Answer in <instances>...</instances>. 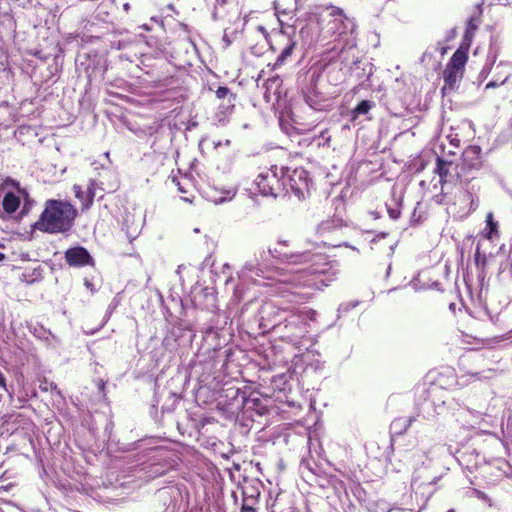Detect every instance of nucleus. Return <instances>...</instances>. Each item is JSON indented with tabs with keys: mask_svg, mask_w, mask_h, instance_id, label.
I'll return each instance as SVG.
<instances>
[{
	"mask_svg": "<svg viewBox=\"0 0 512 512\" xmlns=\"http://www.w3.org/2000/svg\"><path fill=\"white\" fill-rule=\"evenodd\" d=\"M309 21H316L319 28V39L327 43H335L332 50L342 51L347 44L348 35L355 30L353 19L349 18L344 11L336 6H316L315 10L309 13Z\"/></svg>",
	"mask_w": 512,
	"mask_h": 512,
	"instance_id": "1",
	"label": "nucleus"
},
{
	"mask_svg": "<svg viewBox=\"0 0 512 512\" xmlns=\"http://www.w3.org/2000/svg\"><path fill=\"white\" fill-rule=\"evenodd\" d=\"M323 286L321 273L316 270H299L277 280L274 292L287 303L301 305L310 302Z\"/></svg>",
	"mask_w": 512,
	"mask_h": 512,
	"instance_id": "2",
	"label": "nucleus"
},
{
	"mask_svg": "<svg viewBox=\"0 0 512 512\" xmlns=\"http://www.w3.org/2000/svg\"><path fill=\"white\" fill-rule=\"evenodd\" d=\"M77 209L69 201L48 199L39 218L31 225L32 230L47 234L69 232L77 218Z\"/></svg>",
	"mask_w": 512,
	"mask_h": 512,
	"instance_id": "3",
	"label": "nucleus"
},
{
	"mask_svg": "<svg viewBox=\"0 0 512 512\" xmlns=\"http://www.w3.org/2000/svg\"><path fill=\"white\" fill-rule=\"evenodd\" d=\"M284 177V167L278 169L277 165H272L256 177L254 185L261 195L278 197L286 190Z\"/></svg>",
	"mask_w": 512,
	"mask_h": 512,
	"instance_id": "4",
	"label": "nucleus"
},
{
	"mask_svg": "<svg viewBox=\"0 0 512 512\" xmlns=\"http://www.w3.org/2000/svg\"><path fill=\"white\" fill-rule=\"evenodd\" d=\"M481 148L476 145L468 146L462 153L461 162L454 167L455 180L460 183H470L482 167Z\"/></svg>",
	"mask_w": 512,
	"mask_h": 512,
	"instance_id": "5",
	"label": "nucleus"
},
{
	"mask_svg": "<svg viewBox=\"0 0 512 512\" xmlns=\"http://www.w3.org/2000/svg\"><path fill=\"white\" fill-rule=\"evenodd\" d=\"M291 239L279 238L273 247L269 248V254L276 260L290 265H301L312 262L315 254L310 251H294Z\"/></svg>",
	"mask_w": 512,
	"mask_h": 512,
	"instance_id": "6",
	"label": "nucleus"
},
{
	"mask_svg": "<svg viewBox=\"0 0 512 512\" xmlns=\"http://www.w3.org/2000/svg\"><path fill=\"white\" fill-rule=\"evenodd\" d=\"M284 171V180L286 182L285 192L290 190L299 199L305 198V195L310 193L313 184L309 172L302 167L295 168L291 173H289V168L284 167Z\"/></svg>",
	"mask_w": 512,
	"mask_h": 512,
	"instance_id": "7",
	"label": "nucleus"
},
{
	"mask_svg": "<svg viewBox=\"0 0 512 512\" xmlns=\"http://www.w3.org/2000/svg\"><path fill=\"white\" fill-rule=\"evenodd\" d=\"M467 60V50H463L462 47L458 48L453 53L443 72L445 86L442 90H445L446 88L453 90L455 88L457 80L463 76Z\"/></svg>",
	"mask_w": 512,
	"mask_h": 512,
	"instance_id": "8",
	"label": "nucleus"
},
{
	"mask_svg": "<svg viewBox=\"0 0 512 512\" xmlns=\"http://www.w3.org/2000/svg\"><path fill=\"white\" fill-rule=\"evenodd\" d=\"M65 262L71 267L94 266V259L82 246L69 248L64 253Z\"/></svg>",
	"mask_w": 512,
	"mask_h": 512,
	"instance_id": "9",
	"label": "nucleus"
},
{
	"mask_svg": "<svg viewBox=\"0 0 512 512\" xmlns=\"http://www.w3.org/2000/svg\"><path fill=\"white\" fill-rule=\"evenodd\" d=\"M431 385H435L444 390L452 389L457 383V376L455 370L446 368L442 371H430L426 375Z\"/></svg>",
	"mask_w": 512,
	"mask_h": 512,
	"instance_id": "10",
	"label": "nucleus"
},
{
	"mask_svg": "<svg viewBox=\"0 0 512 512\" xmlns=\"http://www.w3.org/2000/svg\"><path fill=\"white\" fill-rule=\"evenodd\" d=\"M298 0H275L274 9L278 21L281 26L284 24V19H293L297 11Z\"/></svg>",
	"mask_w": 512,
	"mask_h": 512,
	"instance_id": "11",
	"label": "nucleus"
},
{
	"mask_svg": "<svg viewBox=\"0 0 512 512\" xmlns=\"http://www.w3.org/2000/svg\"><path fill=\"white\" fill-rule=\"evenodd\" d=\"M455 163L452 161H447L440 156L436 158V168L435 173H437L440 177V183L443 185L446 182H450L455 179L454 167Z\"/></svg>",
	"mask_w": 512,
	"mask_h": 512,
	"instance_id": "12",
	"label": "nucleus"
},
{
	"mask_svg": "<svg viewBox=\"0 0 512 512\" xmlns=\"http://www.w3.org/2000/svg\"><path fill=\"white\" fill-rule=\"evenodd\" d=\"M458 200L464 215L472 214L478 207L477 197L467 189L460 191Z\"/></svg>",
	"mask_w": 512,
	"mask_h": 512,
	"instance_id": "13",
	"label": "nucleus"
},
{
	"mask_svg": "<svg viewBox=\"0 0 512 512\" xmlns=\"http://www.w3.org/2000/svg\"><path fill=\"white\" fill-rule=\"evenodd\" d=\"M474 263L477 269V278L480 282H483L487 276L488 257L480 251L479 245L474 253Z\"/></svg>",
	"mask_w": 512,
	"mask_h": 512,
	"instance_id": "14",
	"label": "nucleus"
},
{
	"mask_svg": "<svg viewBox=\"0 0 512 512\" xmlns=\"http://www.w3.org/2000/svg\"><path fill=\"white\" fill-rule=\"evenodd\" d=\"M481 235L487 240H493L500 237L499 225L498 222L494 219L492 212H489L486 215V227L481 232Z\"/></svg>",
	"mask_w": 512,
	"mask_h": 512,
	"instance_id": "15",
	"label": "nucleus"
},
{
	"mask_svg": "<svg viewBox=\"0 0 512 512\" xmlns=\"http://www.w3.org/2000/svg\"><path fill=\"white\" fill-rule=\"evenodd\" d=\"M21 198L23 197L20 194L16 195L13 192H7L2 200L4 212L8 215L15 213L21 205Z\"/></svg>",
	"mask_w": 512,
	"mask_h": 512,
	"instance_id": "16",
	"label": "nucleus"
},
{
	"mask_svg": "<svg viewBox=\"0 0 512 512\" xmlns=\"http://www.w3.org/2000/svg\"><path fill=\"white\" fill-rule=\"evenodd\" d=\"M278 38H279V40H278L279 42L286 41V44H285L284 48L282 49L281 53L279 54V56L277 57L276 63H275V65L280 66L286 61V59L288 57L291 56L296 43L292 39L286 37V35L283 33L279 34Z\"/></svg>",
	"mask_w": 512,
	"mask_h": 512,
	"instance_id": "17",
	"label": "nucleus"
},
{
	"mask_svg": "<svg viewBox=\"0 0 512 512\" xmlns=\"http://www.w3.org/2000/svg\"><path fill=\"white\" fill-rule=\"evenodd\" d=\"M5 187L14 188L17 191V193L23 197V199L29 198V192L27 191V189L22 187L19 181L13 179L10 176H7L6 178L3 179L2 183L0 184V191Z\"/></svg>",
	"mask_w": 512,
	"mask_h": 512,
	"instance_id": "18",
	"label": "nucleus"
},
{
	"mask_svg": "<svg viewBox=\"0 0 512 512\" xmlns=\"http://www.w3.org/2000/svg\"><path fill=\"white\" fill-rule=\"evenodd\" d=\"M98 188V184L96 180L90 179L87 189L85 191V201H83V211L88 210L94 201L96 195V189Z\"/></svg>",
	"mask_w": 512,
	"mask_h": 512,
	"instance_id": "19",
	"label": "nucleus"
},
{
	"mask_svg": "<svg viewBox=\"0 0 512 512\" xmlns=\"http://www.w3.org/2000/svg\"><path fill=\"white\" fill-rule=\"evenodd\" d=\"M414 421L415 417L398 418L392 422V427L399 428V430L396 431L397 434H403L410 428Z\"/></svg>",
	"mask_w": 512,
	"mask_h": 512,
	"instance_id": "20",
	"label": "nucleus"
},
{
	"mask_svg": "<svg viewBox=\"0 0 512 512\" xmlns=\"http://www.w3.org/2000/svg\"><path fill=\"white\" fill-rule=\"evenodd\" d=\"M373 106L369 100L360 101L357 106L352 110V118L356 119L359 115L367 114Z\"/></svg>",
	"mask_w": 512,
	"mask_h": 512,
	"instance_id": "21",
	"label": "nucleus"
},
{
	"mask_svg": "<svg viewBox=\"0 0 512 512\" xmlns=\"http://www.w3.org/2000/svg\"><path fill=\"white\" fill-rule=\"evenodd\" d=\"M480 23V15L478 16H471L467 21V28L465 31V38H471L475 31L478 28V25Z\"/></svg>",
	"mask_w": 512,
	"mask_h": 512,
	"instance_id": "22",
	"label": "nucleus"
},
{
	"mask_svg": "<svg viewBox=\"0 0 512 512\" xmlns=\"http://www.w3.org/2000/svg\"><path fill=\"white\" fill-rule=\"evenodd\" d=\"M216 96L218 99H225L228 97V104L231 107H234V101L236 99V96L231 93L230 89L228 87L220 86L216 90Z\"/></svg>",
	"mask_w": 512,
	"mask_h": 512,
	"instance_id": "23",
	"label": "nucleus"
},
{
	"mask_svg": "<svg viewBox=\"0 0 512 512\" xmlns=\"http://www.w3.org/2000/svg\"><path fill=\"white\" fill-rule=\"evenodd\" d=\"M290 312H291V315H290V319L291 320L285 319V327L286 328L290 324L294 325L295 327H297L299 324L303 323L302 312L301 311H299V310H291Z\"/></svg>",
	"mask_w": 512,
	"mask_h": 512,
	"instance_id": "24",
	"label": "nucleus"
},
{
	"mask_svg": "<svg viewBox=\"0 0 512 512\" xmlns=\"http://www.w3.org/2000/svg\"><path fill=\"white\" fill-rule=\"evenodd\" d=\"M73 192L75 194V197L80 201L81 210L83 211V201H85V191H83V189L80 185L74 184Z\"/></svg>",
	"mask_w": 512,
	"mask_h": 512,
	"instance_id": "25",
	"label": "nucleus"
},
{
	"mask_svg": "<svg viewBox=\"0 0 512 512\" xmlns=\"http://www.w3.org/2000/svg\"><path fill=\"white\" fill-rule=\"evenodd\" d=\"M387 211L390 218L393 220H397L401 215V210L398 206L395 208L388 207Z\"/></svg>",
	"mask_w": 512,
	"mask_h": 512,
	"instance_id": "26",
	"label": "nucleus"
},
{
	"mask_svg": "<svg viewBox=\"0 0 512 512\" xmlns=\"http://www.w3.org/2000/svg\"><path fill=\"white\" fill-rule=\"evenodd\" d=\"M173 182L177 185L178 187V191L183 194L182 198L185 200V201H190L188 199V197H186V194H187V190L183 187V185L177 181L175 178H173Z\"/></svg>",
	"mask_w": 512,
	"mask_h": 512,
	"instance_id": "27",
	"label": "nucleus"
},
{
	"mask_svg": "<svg viewBox=\"0 0 512 512\" xmlns=\"http://www.w3.org/2000/svg\"><path fill=\"white\" fill-rule=\"evenodd\" d=\"M483 4H487L488 6L493 5H506L508 0H482Z\"/></svg>",
	"mask_w": 512,
	"mask_h": 512,
	"instance_id": "28",
	"label": "nucleus"
},
{
	"mask_svg": "<svg viewBox=\"0 0 512 512\" xmlns=\"http://www.w3.org/2000/svg\"><path fill=\"white\" fill-rule=\"evenodd\" d=\"M24 200V205H23V208L21 210V215H26L28 214L29 212V206L31 205V203L33 202L30 197L28 199H23Z\"/></svg>",
	"mask_w": 512,
	"mask_h": 512,
	"instance_id": "29",
	"label": "nucleus"
},
{
	"mask_svg": "<svg viewBox=\"0 0 512 512\" xmlns=\"http://www.w3.org/2000/svg\"><path fill=\"white\" fill-rule=\"evenodd\" d=\"M0 388H2L5 392H8L6 378L1 371H0Z\"/></svg>",
	"mask_w": 512,
	"mask_h": 512,
	"instance_id": "30",
	"label": "nucleus"
},
{
	"mask_svg": "<svg viewBox=\"0 0 512 512\" xmlns=\"http://www.w3.org/2000/svg\"><path fill=\"white\" fill-rule=\"evenodd\" d=\"M240 512H257V510L244 502L241 506Z\"/></svg>",
	"mask_w": 512,
	"mask_h": 512,
	"instance_id": "31",
	"label": "nucleus"
},
{
	"mask_svg": "<svg viewBox=\"0 0 512 512\" xmlns=\"http://www.w3.org/2000/svg\"><path fill=\"white\" fill-rule=\"evenodd\" d=\"M257 30H258L260 33H262V34H263V36H264L265 40H267V39H268V32H267L266 28H265L263 25H258V26H257Z\"/></svg>",
	"mask_w": 512,
	"mask_h": 512,
	"instance_id": "32",
	"label": "nucleus"
},
{
	"mask_svg": "<svg viewBox=\"0 0 512 512\" xmlns=\"http://www.w3.org/2000/svg\"><path fill=\"white\" fill-rule=\"evenodd\" d=\"M98 388H99V390H101V391H104V389H105V382H104L102 379H100V380L98 381Z\"/></svg>",
	"mask_w": 512,
	"mask_h": 512,
	"instance_id": "33",
	"label": "nucleus"
},
{
	"mask_svg": "<svg viewBox=\"0 0 512 512\" xmlns=\"http://www.w3.org/2000/svg\"><path fill=\"white\" fill-rule=\"evenodd\" d=\"M496 84L495 82H489L487 85H486V89L490 88V87H495Z\"/></svg>",
	"mask_w": 512,
	"mask_h": 512,
	"instance_id": "34",
	"label": "nucleus"
},
{
	"mask_svg": "<svg viewBox=\"0 0 512 512\" xmlns=\"http://www.w3.org/2000/svg\"><path fill=\"white\" fill-rule=\"evenodd\" d=\"M327 133H328V130H327V129L323 130V131L320 133V137L324 138V137H325V135H326Z\"/></svg>",
	"mask_w": 512,
	"mask_h": 512,
	"instance_id": "35",
	"label": "nucleus"
},
{
	"mask_svg": "<svg viewBox=\"0 0 512 512\" xmlns=\"http://www.w3.org/2000/svg\"><path fill=\"white\" fill-rule=\"evenodd\" d=\"M5 259V254L1 253L0 252V261L4 260Z\"/></svg>",
	"mask_w": 512,
	"mask_h": 512,
	"instance_id": "36",
	"label": "nucleus"
},
{
	"mask_svg": "<svg viewBox=\"0 0 512 512\" xmlns=\"http://www.w3.org/2000/svg\"><path fill=\"white\" fill-rule=\"evenodd\" d=\"M454 306H455V304H454V303H451V304H450V308H453Z\"/></svg>",
	"mask_w": 512,
	"mask_h": 512,
	"instance_id": "37",
	"label": "nucleus"
},
{
	"mask_svg": "<svg viewBox=\"0 0 512 512\" xmlns=\"http://www.w3.org/2000/svg\"><path fill=\"white\" fill-rule=\"evenodd\" d=\"M388 1H389V0H383L382 2H383V3H386V2H388Z\"/></svg>",
	"mask_w": 512,
	"mask_h": 512,
	"instance_id": "38",
	"label": "nucleus"
},
{
	"mask_svg": "<svg viewBox=\"0 0 512 512\" xmlns=\"http://www.w3.org/2000/svg\"><path fill=\"white\" fill-rule=\"evenodd\" d=\"M448 512H454V510H453V509H450Z\"/></svg>",
	"mask_w": 512,
	"mask_h": 512,
	"instance_id": "39",
	"label": "nucleus"
}]
</instances>
